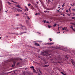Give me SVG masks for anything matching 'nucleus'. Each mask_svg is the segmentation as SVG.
Listing matches in <instances>:
<instances>
[{"mask_svg":"<svg viewBox=\"0 0 75 75\" xmlns=\"http://www.w3.org/2000/svg\"><path fill=\"white\" fill-rule=\"evenodd\" d=\"M41 54L43 55V56H46V57H48V56L50 55V54H49L48 52H46V51H45V52H41Z\"/></svg>","mask_w":75,"mask_h":75,"instance_id":"nucleus-1","label":"nucleus"},{"mask_svg":"<svg viewBox=\"0 0 75 75\" xmlns=\"http://www.w3.org/2000/svg\"><path fill=\"white\" fill-rule=\"evenodd\" d=\"M55 61V62H54V63H59L60 62L58 61L59 60H61V59H60V58L59 57H58L57 59H54Z\"/></svg>","mask_w":75,"mask_h":75,"instance_id":"nucleus-2","label":"nucleus"},{"mask_svg":"<svg viewBox=\"0 0 75 75\" xmlns=\"http://www.w3.org/2000/svg\"><path fill=\"white\" fill-rule=\"evenodd\" d=\"M71 62L72 63V64L75 67V61L74 60H73V59H71Z\"/></svg>","mask_w":75,"mask_h":75,"instance_id":"nucleus-3","label":"nucleus"},{"mask_svg":"<svg viewBox=\"0 0 75 75\" xmlns=\"http://www.w3.org/2000/svg\"><path fill=\"white\" fill-rule=\"evenodd\" d=\"M19 58H16L14 59H12V61H18Z\"/></svg>","mask_w":75,"mask_h":75,"instance_id":"nucleus-4","label":"nucleus"},{"mask_svg":"<svg viewBox=\"0 0 75 75\" xmlns=\"http://www.w3.org/2000/svg\"><path fill=\"white\" fill-rule=\"evenodd\" d=\"M17 11H18V12H21V13H23V11L22 10H21L20 9H16Z\"/></svg>","mask_w":75,"mask_h":75,"instance_id":"nucleus-5","label":"nucleus"},{"mask_svg":"<svg viewBox=\"0 0 75 75\" xmlns=\"http://www.w3.org/2000/svg\"><path fill=\"white\" fill-rule=\"evenodd\" d=\"M47 1V6L48 5V4H50V3L51 2V1L50 0H46Z\"/></svg>","mask_w":75,"mask_h":75,"instance_id":"nucleus-6","label":"nucleus"},{"mask_svg":"<svg viewBox=\"0 0 75 75\" xmlns=\"http://www.w3.org/2000/svg\"><path fill=\"white\" fill-rule=\"evenodd\" d=\"M16 63V61L13 62V64L12 65L11 67H14V66H15V64Z\"/></svg>","mask_w":75,"mask_h":75,"instance_id":"nucleus-7","label":"nucleus"},{"mask_svg":"<svg viewBox=\"0 0 75 75\" xmlns=\"http://www.w3.org/2000/svg\"><path fill=\"white\" fill-rule=\"evenodd\" d=\"M35 45H36L37 46H40V44H38L37 43L35 42Z\"/></svg>","mask_w":75,"mask_h":75,"instance_id":"nucleus-8","label":"nucleus"},{"mask_svg":"<svg viewBox=\"0 0 75 75\" xmlns=\"http://www.w3.org/2000/svg\"><path fill=\"white\" fill-rule=\"evenodd\" d=\"M21 27H23V28H22V29H24V28H25V26H22L21 25Z\"/></svg>","mask_w":75,"mask_h":75,"instance_id":"nucleus-9","label":"nucleus"},{"mask_svg":"<svg viewBox=\"0 0 75 75\" xmlns=\"http://www.w3.org/2000/svg\"><path fill=\"white\" fill-rule=\"evenodd\" d=\"M47 44H48L50 45H52V44H54V43H47Z\"/></svg>","mask_w":75,"mask_h":75,"instance_id":"nucleus-10","label":"nucleus"},{"mask_svg":"<svg viewBox=\"0 0 75 75\" xmlns=\"http://www.w3.org/2000/svg\"><path fill=\"white\" fill-rule=\"evenodd\" d=\"M33 72L34 73H37V72H36V71H35V70L34 69H33Z\"/></svg>","mask_w":75,"mask_h":75,"instance_id":"nucleus-11","label":"nucleus"},{"mask_svg":"<svg viewBox=\"0 0 75 75\" xmlns=\"http://www.w3.org/2000/svg\"><path fill=\"white\" fill-rule=\"evenodd\" d=\"M43 67H49V65H44L43 66Z\"/></svg>","mask_w":75,"mask_h":75,"instance_id":"nucleus-12","label":"nucleus"},{"mask_svg":"<svg viewBox=\"0 0 75 75\" xmlns=\"http://www.w3.org/2000/svg\"><path fill=\"white\" fill-rule=\"evenodd\" d=\"M27 33V32H22L21 33H20V35H21V34H24V33Z\"/></svg>","mask_w":75,"mask_h":75,"instance_id":"nucleus-13","label":"nucleus"},{"mask_svg":"<svg viewBox=\"0 0 75 75\" xmlns=\"http://www.w3.org/2000/svg\"><path fill=\"white\" fill-rule=\"evenodd\" d=\"M47 27H48V28H51V27H52V26H50L49 25H48L47 26Z\"/></svg>","mask_w":75,"mask_h":75,"instance_id":"nucleus-14","label":"nucleus"},{"mask_svg":"<svg viewBox=\"0 0 75 75\" xmlns=\"http://www.w3.org/2000/svg\"><path fill=\"white\" fill-rule=\"evenodd\" d=\"M30 68H31L32 69H34V67L33 66H32L31 67H30Z\"/></svg>","mask_w":75,"mask_h":75,"instance_id":"nucleus-15","label":"nucleus"},{"mask_svg":"<svg viewBox=\"0 0 75 75\" xmlns=\"http://www.w3.org/2000/svg\"><path fill=\"white\" fill-rule=\"evenodd\" d=\"M35 7L36 8H38V6H37V4H35Z\"/></svg>","mask_w":75,"mask_h":75,"instance_id":"nucleus-16","label":"nucleus"},{"mask_svg":"<svg viewBox=\"0 0 75 75\" xmlns=\"http://www.w3.org/2000/svg\"><path fill=\"white\" fill-rule=\"evenodd\" d=\"M7 3H8V4H9V5L11 4V3L8 1L7 2Z\"/></svg>","mask_w":75,"mask_h":75,"instance_id":"nucleus-17","label":"nucleus"},{"mask_svg":"<svg viewBox=\"0 0 75 75\" xmlns=\"http://www.w3.org/2000/svg\"><path fill=\"white\" fill-rule=\"evenodd\" d=\"M31 9H32V10H33L34 9V7H33V6H32L31 7Z\"/></svg>","mask_w":75,"mask_h":75,"instance_id":"nucleus-18","label":"nucleus"},{"mask_svg":"<svg viewBox=\"0 0 75 75\" xmlns=\"http://www.w3.org/2000/svg\"><path fill=\"white\" fill-rule=\"evenodd\" d=\"M64 30H67V27H64Z\"/></svg>","mask_w":75,"mask_h":75,"instance_id":"nucleus-19","label":"nucleus"},{"mask_svg":"<svg viewBox=\"0 0 75 75\" xmlns=\"http://www.w3.org/2000/svg\"><path fill=\"white\" fill-rule=\"evenodd\" d=\"M70 28H71L72 30H73V29H74V28H73V26H71Z\"/></svg>","mask_w":75,"mask_h":75,"instance_id":"nucleus-20","label":"nucleus"},{"mask_svg":"<svg viewBox=\"0 0 75 75\" xmlns=\"http://www.w3.org/2000/svg\"><path fill=\"white\" fill-rule=\"evenodd\" d=\"M11 1L13 2V3H16V4H17V2H15L14 1L12 0Z\"/></svg>","mask_w":75,"mask_h":75,"instance_id":"nucleus-21","label":"nucleus"},{"mask_svg":"<svg viewBox=\"0 0 75 75\" xmlns=\"http://www.w3.org/2000/svg\"><path fill=\"white\" fill-rule=\"evenodd\" d=\"M16 7H18V8H20L21 7L20 6L18 5H16Z\"/></svg>","mask_w":75,"mask_h":75,"instance_id":"nucleus-22","label":"nucleus"},{"mask_svg":"<svg viewBox=\"0 0 75 75\" xmlns=\"http://www.w3.org/2000/svg\"><path fill=\"white\" fill-rule=\"evenodd\" d=\"M40 13H36L35 14V15H40Z\"/></svg>","mask_w":75,"mask_h":75,"instance_id":"nucleus-23","label":"nucleus"},{"mask_svg":"<svg viewBox=\"0 0 75 75\" xmlns=\"http://www.w3.org/2000/svg\"><path fill=\"white\" fill-rule=\"evenodd\" d=\"M65 3H64L63 4V5H62V7H64L65 6Z\"/></svg>","mask_w":75,"mask_h":75,"instance_id":"nucleus-24","label":"nucleus"},{"mask_svg":"<svg viewBox=\"0 0 75 75\" xmlns=\"http://www.w3.org/2000/svg\"><path fill=\"white\" fill-rule=\"evenodd\" d=\"M43 22H44V24H45V23H46V20L43 21Z\"/></svg>","mask_w":75,"mask_h":75,"instance_id":"nucleus-25","label":"nucleus"},{"mask_svg":"<svg viewBox=\"0 0 75 75\" xmlns=\"http://www.w3.org/2000/svg\"><path fill=\"white\" fill-rule=\"evenodd\" d=\"M25 8H26V10L27 11H28V8H27V7H25Z\"/></svg>","mask_w":75,"mask_h":75,"instance_id":"nucleus-26","label":"nucleus"},{"mask_svg":"<svg viewBox=\"0 0 75 75\" xmlns=\"http://www.w3.org/2000/svg\"><path fill=\"white\" fill-rule=\"evenodd\" d=\"M28 6L29 7L30 6H31V4H30V3H29V4H28Z\"/></svg>","mask_w":75,"mask_h":75,"instance_id":"nucleus-27","label":"nucleus"},{"mask_svg":"<svg viewBox=\"0 0 75 75\" xmlns=\"http://www.w3.org/2000/svg\"><path fill=\"white\" fill-rule=\"evenodd\" d=\"M39 71L40 72V74H42V72L41 71H40V70H39Z\"/></svg>","mask_w":75,"mask_h":75,"instance_id":"nucleus-28","label":"nucleus"},{"mask_svg":"<svg viewBox=\"0 0 75 75\" xmlns=\"http://www.w3.org/2000/svg\"><path fill=\"white\" fill-rule=\"evenodd\" d=\"M71 18H72V19H75V17H72Z\"/></svg>","mask_w":75,"mask_h":75,"instance_id":"nucleus-29","label":"nucleus"},{"mask_svg":"<svg viewBox=\"0 0 75 75\" xmlns=\"http://www.w3.org/2000/svg\"><path fill=\"white\" fill-rule=\"evenodd\" d=\"M54 27H55V26H57V25H56V24H55L54 25H53Z\"/></svg>","mask_w":75,"mask_h":75,"instance_id":"nucleus-30","label":"nucleus"},{"mask_svg":"<svg viewBox=\"0 0 75 75\" xmlns=\"http://www.w3.org/2000/svg\"><path fill=\"white\" fill-rule=\"evenodd\" d=\"M49 40L50 41H52V40H51V38H49Z\"/></svg>","mask_w":75,"mask_h":75,"instance_id":"nucleus-31","label":"nucleus"},{"mask_svg":"<svg viewBox=\"0 0 75 75\" xmlns=\"http://www.w3.org/2000/svg\"><path fill=\"white\" fill-rule=\"evenodd\" d=\"M65 58H66V59H68V57H67V56H66Z\"/></svg>","mask_w":75,"mask_h":75,"instance_id":"nucleus-32","label":"nucleus"},{"mask_svg":"<svg viewBox=\"0 0 75 75\" xmlns=\"http://www.w3.org/2000/svg\"><path fill=\"white\" fill-rule=\"evenodd\" d=\"M28 20H30V18H29V17H28Z\"/></svg>","mask_w":75,"mask_h":75,"instance_id":"nucleus-33","label":"nucleus"},{"mask_svg":"<svg viewBox=\"0 0 75 75\" xmlns=\"http://www.w3.org/2000/svg\"><path fill=\"white\" fill-rule=\"evenodd\" d=\"M19 14H17L16 15V16H19Z\"/></svg>","mask_w":75,"mask_h":75,"instance_id":"nucleus-34","label":"nucleus"},{"mask_svg":"<svg viewBox=\"0 0 75 75\" xmlns=\"http://www.w3.org/2000/svg\"><path fill=\"white\" fill-rule=\"evenodd\" d=\"M66 12L67 13H68V12H69V11H68V10H66Z\"/></svg>","mask_w":75,"mask_h":75,"instance_id":"nucleus-35","label":"nucleus"},{"mask_svg":"<svg viewBox=\"0 0 75 75\" xmlns=\"http://www.w3.org/2000/svg\"><path fill=\"white\" fill-rule=\"evenodd\" d=\"M61 74H62V75L64 74V73H63V72H61Z\"/></svg>","mask_w":75,"mask_h":75,"instance_id":"nucleus-36","label":"nucleus"},{"mask_svg":"<svg viewBox=\"0 0 75 75\" xmlns=\"http://www.w3.org/2000/svg\"><path fill=\"white\" fill-rule=\"evenodd\" d=\"M58 30H59V27H58Z\"/></svg>","mask_w":75,"mask_h":75,"instance_id":"nucleus-37","label":"nucleus"},{"mask_svg":"<svg viewBox=\"0 0 75 75\" xmlns=\"http://www.w3.org/2000/svg\"><path fill=\"white\" fill-rule=\"evenodd\" d=\"M72 10L73 11H75V9H72Z\"/></svg>","mask_w":75,"mask_h":75,"instance_id":"nucleus-38","label":"nucleus"},{"mask_svg":"<svg viewBox=\"0 0 75 75\" xmlns=\"http://www.w3.org/2000/svg\"><path fill=\"white\" fill-rule=\"evenodd\" d=\"M57 34H59V33H60V32H58L57 33Z\"/></svg>","mask_w":75,"mask_h":75,"instance_id":"nucleus-39","label":"nucleus"},{"mask_svg":"<svg viewBox=\"0 0 75 75\" xmlns=\"http://www.w3.org/2000/svg\"><path fill=\"white\" fill-rule=\"evenodd\" d=\"M71 24H73V25H74V23H71Z\"/></svg>","mask_w":75,"mask_h":75,"instance_id":"nucleus-40","label":"nucleus"},{"mask_svg":"<svg viewBox=\"0 0 75 75\" xmlns=\"http://www.w3.org/2000/svg\"><path fill=\"white\" fill-rule=\"evenodd\" d=\"M63 16H65V15L64 14H62Z\"/></svg>","mask_w":75,"mask_h":75,"instance_id":"nucleus-41","label":"nucleus"},{"mask_svg":"<svg viewBox=\"0 0 75 75\" xmlns=\"http://www.w3.org/2000/svg\"><path fill=\"white\" fill-rule=\"evenodd\" d=\"M49 23V22H48V21L46 22V23Z\"/></svg>","mask_w":75,"mask_h":75,"instance_id":"nucleus-42","label":"nucleus"},{"mask_svg":"<svg viewBox=\"0 0 75 75\" xmlns=\"http://www.w3.org/2000/svg\"><path fill=\"white\" fill-rule=\"evenodd\" d=\"M62 30H64V28H63L62 29Z\"/></svg>","mask_w":75,"mask_h":75,"instance_id":"nucleus-43","label":"nucleus"},{"mask_svg":"<svg viewBox=\"0 0 75 75\" xmlns=\"http://www.w3.org/2000/svg\"><path fill=\"white\" fill-rule=\"evenodd\" d=\"M20 8H21V9H23L21 7Z\"/></svg>","mask_w":75,"mask_h":75,"instance_id":"nucleus-44","label":"nucleus"},{"mask_svg":"<svg viewBox=\"0 0 75 75\" xmlns=\"http://www.w3.org/2000/svg\"><path fill=\"white\" fill-rule=\"evenodd\" d=\"M57 11H58V12H59V10H57Z\"/></svg>","mask_w":75,"mask_h":75,"instance_id":"nucleus-45","label":"nucleus"},{"mask_svg":"<svg viewBox=\"0 0 75 75\" xmlns=\"http://www.w3.org/2000/svg\"><path fill=\"white\" fill-rule=\"evenodd\" d=\"M25 16H27V14H26V13H25Z\"/></svg>","mask_w":75,"mask_h":75,"instance_id":"nucleus-46","label":"nucleus"},{"mask_svg":"<svg viewBox=\"0 0 75 75\" xmlns=\"http://www.w3.org/2000/svg\"><path fill=\"white\" fill-rule=\"evenodd\" d=\"M13 8H15V9L17 8H15V7H13Z\"/></svg>","mask_w":75,"mask_h":75,"instance_id":"nucleus-47","label":"nucleus"},{"mask_svg":"<svg viewBox=\"0 0 75 75\" xmlns=\"http://www.w3.org/2000/svg\"><path fill=\"white\" fill-rule=\"evenodd\" d=\"M18 28H17V29H18Z\"/></svg>","mask_w":75,"mask_h":75,"instance_id":"nucleus-48","label":"nucleus"},{"mask_svg":"<svg viewBox=\"0 0 75 75\" xmlns=\"http://www.w3.org/2000/svg\"><path fill=\"white\" fill-rule=\"evenodd\" d=\"M0 39H1V37H0Z\"/></svg>","mask_w":75,"mask_h":75,"instance_id":"nucleus-49","label":"nucleus"},{"mask_svg":"<svg viewBox=\"0 0 75 75\" xmlns=\"http://www.w3.org/2000/svg\"><path fill=\"white\" fill-rule=\"evenodd\" d=\"M70 6H73V5L72 4H70Z\"/></svg>","mask_w":75,"mask_h":75,"instance_id":"nucleus-50","label":"nucleus"},{"mask_svg":"<svg viewBox=\"0 0 75 75\" xmlns=\"http://www.w3.org/2000/svg\"><path fill=\"white\" fill-rule=\"evenodd\" d=\"M36 3H37V4H38V2H37Z\"/></svg>","mask_w":75,"mask_h":75,"instance_id":"nucleus-51","label":"nucleus"},{"mask_svg":"<svg viewBox=\"0 0 75 75\" xmlns=\"http://www.w3.org/2000/svg\"><path fill=\"white\" fill-rule=\"evenodd\" d=\"M11 8V9H13V8Z\"/></svg>","mask_w":75,"mask_h":75,"instance_id":"nucleus-52","label":"nucleus"},{"mask_svg":"<svg viewBox=\"0 0 75 75\" xmlns=\"http://www.w3.org/2000/svg\"><path fill=\"white\" fill-rule=\"evenodd\" d=\"M66 31H68L69 30H68V29H67V30H66Z\"/></svg>","mask_w":75,"mask_h":75,"instance_id":"nucleus-53","label":"nucleus"},{"mask_svg":"<svg viewBox=\"0 0 75 75\" xmlns=\"http://www.w3.org/2000/svg\"><path fill=\"white\" fill-rule=\"evenodd\" d=\"M45 63H43V64H45Z\"/></svg>","mask_w":75,"mask_h":75,"instance_id":"nucleus-54","label":"nucleus"},{"mask_svg":"<svg viewBox=\"0 0 75 75\" xmlns=\"http://www.w3.org/2000/svg\"><path fill=\"white\" fill-rule=\"evenodd\" d=\"M63 75H66V74H63Z\"/></svg>","mask_w":75,"mask_h":75,"instance_id":"nucleus-55","label":"nucleus"},{"mask_svg":"<svg viewBox=\"0 0 75 75\" xmlns=\"http://www.w3.org/2000/svg\"><path fill=\"white\" fill-rule=\"evenodd\" d=\"M58 8H60V7H58Z\"/></svg>","mask_w":75,"mask_h":75,"instance_id":"nucleus-56","label":"nucleus"},{"mask_svg":"<svg viewBox=\"0 0 75 75\" xmlns=\"http://www.w3.org/2000/svg\"><path fill=\"white\" fill-rule=\"evenodd\" d=\"M0 11H1V8H0Z\"/></svg>","mask_w":75,"mask_h":75,"instance_id":"nucleus-57","label":"nucleus"},{"mask_svg":"<svg viewBox=\"0 0 75 75\" xmlns=\"http://www.w3.org/2000/svg\"><path fill=\"white\" fill-rule=\"evenodd\" d=\"M72 5L73 6H74V3L73 4V5Z\"/></svg>","mask_w":75,"mask_h":75,"instance_id":"nucleus-58","label":"nucleus"},{"mask_svg":"<svg viewBox=\"0 0 75 75\" xmlns=\"http://www.w3.org/2000/svg\"><path fill=\"white\" fill-rule=\"evenodd\" d=\"M5 12H6V13H7V11H5Z\"/></svg>","mask_w":75,"mask_h":75,"instance_id":"nucleus-59","label":"nucleus"},{"mask_svg":"<svg viewBox=\"0 0 75 75\" xmlns=\"http://www.w3.org/2000/svg\"><path fill=\"white\" fill-rule=\"evenodd\" d=\"M38 75H40V74H38Z\"/></svg>","mask_w":75,"mask_h":75,"instance_id":"nucleus-60","label":"nucleus"},{"mask_svg":"<svg viewBox=\"0 0 75 75\" xmlns=\"http://www.w3.org/2000/svg\"><path fill=\"white\" fill-rule=\"evenodd\" d=\"M74 25H75V23H74Z\"/></svg>","mask_w":75,"mask_h":75,"instance_id":"nucleus-61","label":"nucleus"},{"mask_svg":"<svg viewBox=\"0 0 75 75\" xmlns=\"http://www.w3.org/2000/svg\"><path fill=\"white\" fill-rule=\"evenodd\" d=\"M42 5L43 6H44V4H42Z\"/></svg>","mask_w":75,"mask_h":75,"instance_id":"nucleus-62","label":"nucleus"},{"mask_svg":"<svg viewBox=\"0 0 75 75\" xmlns=\"http://www.w3.org/2000/svg\"><path fill=\"white\" fill-rule=\"evenodd\" d=\"M5 56H6V55H4V56H3L2 57H5Z\"/></svg>","mask_w":75,"mask_h":75,"instance_id":"nucleus-63","label":"nucleus"},{"mask_svg":"<svg viewBox=\"0 0 75 75\" xmlns=\"http://www.w3.org/2000/svg\"><path fill=\"white\" fill-rule=\"evenodd\" d=\"M22 14H23L24 13H21Z\"/></svg>","mask_w":75,"mask_h":75,"instance_id":"nucleus-64","label":"nucleus"}]
</instances>
